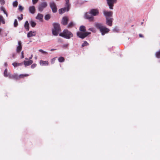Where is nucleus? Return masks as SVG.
Segmentation results:
<instances>
[{"instance_id":"34","label":"nucleus","mask_w":160,"mask_h":160,"mask_svg":"<svg viewBox=\"0 0 160 160\" xmlns=\"http://www.w3.org/2000/svg\"><path fill=\"white\" fill-rule=\"evenodd\" d=\"M14 26L16 27L18 25V22L17 19H15L14 23Z\"/></svg>"},{"instance_id":"13","label":"nucleus","mask_w":160,"mask_h":160,"mask_svg":"<svg viewBox=\"0 0 160 160\" xmlns=\"http://www.w3.org/2000/svg\"><path fill=\"white\" fill-rule=\"evenodd\" d=\"M103 13L105 16L106 18H107V17L111 16L112 15V11H104Z\"/></svg>"},{"instance_id":"1","label":"nucleus","mask_w":160,"mask_h":160,"mask_svg":"<svg viewBox=\"0 0 160 160\" xmlns=\"http://www.w3.org/2000/svg\"><path fill=\"white\" fill-rule=\"evenodd\" d=\"M95 27L98 29H99L102 34L104 35L105 33H108L110 31V30L105 27L103 26L102 24L100 23H96L95 24Z\"/></svg>"},{"instance_id":"42","label":"nucleus","mask_w":160,"mask_h":160,"mask_svg":"<svg viewBox=\"0 0 160 160\" xmlns=\"http://www.w3.org/2000/svg\"><path fill=\"white\" fill-rule=\"evenodd\" d=\"M21 17H18V19L19 20H22V18H22V16H23V15L22 14H21Z\"/></svg>"},{"instance_id":"40","label":"nucleus","mask_w":160,"mask_h":160,"mask_svg":"<svg viewBox=\"0 0 160 160\" xmlns=\"http://www.w3.org/2000/svg\"><path fill=\"white\" fill-rule=\"evenodd\" d=\"M24 52L23 51H22L21 52V58H24Z\"/></svg>"},{"instance_id":"39","label":"nucleus","mask_w":160,"mask_h":160,"mask_svg":"<svg viewBox=\"0 0 160 160\" xmlns=\"http://www.w3.org/2000/svg\"><path fill=\"white\" fill-rule=\"evenodd\" d=\"M39 52H41L42 53H43V54H46V53H47V52L44 51L42 49H39Z\"/></svg>"},{"instance_id":"32","label":"nucleus","mask_w":160,"mask_h":160,"mask_svg":"<svg viewBox=\"0 0 160 160\" xmlns=\"http://www.w3.org/2000/svg\"><path fill=\"white\" fill-rule=\"evenodd\" d=\"M156 56L157 58H160V50L156 52Z\"/></svg>"},{"instance_id":"41","label":"nucleus","mask_w":160,"mask_h":160,"mask_svg":"<svg viewBox=\"0 0 160 160\" xmlns=\"http://www.w3.org/2000/svg\"><path fill=\"white\" fill-rule=\"evenodd\" d=\"M38 0H32V2L33 4H35L38 2Z\"/></svg>"},{"instance_id":"22","label":"nucleus","mask_w":160,"mask_h":160,"mask_svg":"<svg viewBox=\"0 0 160 160\" xmlns=\"http://www.w3.org/2000/svg\"><path fill=\"white\" fill-rule=\"evenodd\" d=\"M10 74V73L8 72V69L7 68H6L5 70L3 73V75L5 77H8Z\"/></svg>"},{"instance_id":"49","label":"nucleus","mask_w":160,"mask_h":160,"mask_svg":"<svg viewBox=\"0 0 160 160\" xmlns=\"http://www.w3.org/2000/svg\"><path fill=\"white\" fill-rule=\"evenodd\" d=\"M116 29L115 28L114 29V31H116Z\"/></svg>"},{"instance_id":"19","label":"nucleus","mask_w":160,"mask_h":160,"mask_svg":"<svg viewBox=\"0 0 160 160\" xmlns=\"http://www.w3.org/2000/svg\"><path fill=\"white\" fill-rule=\"evenodd\" d=\"M29 10L30 12L32 14L34 13L36 10L35 7L34 6L29 7Z\"/></svg>"},{"instance_id":"25","label":"nucleus","mask_w":160,"mask_h":160,"mask_svg":"<svg viewBox=\"0 0 160 160\" xmlns=\"http://www.w3.org/2000/svg\"><path fill=\"white\" fill-rule=\"evenodd\" d=\"M79 30L83 32H85L86 31V28L84 26H81L79 28Z\"/></svg>"},{"instance_id":"4","label":"nucleus","mask_w":160,"mask_h":160,"mask_svg":"<svg viewBox=\"0 0 160 160\" xmlns=\"http://www.w3.org/2000/svg\"><path fill=\"white\" fill-rule=\"evenodd\" d=\"M53 26L54 28L52 30V33L53 35L57 36L60 31V25L58 23H54Z\"/></svg>"},{"instance_id":"17","label":"nucleus","mask_w":160,"mask_h":160,"mask_svg":"<svg viewBox=\"0 0 160 160\" xmlns=\"http://www.w3.org/2000/svg\"><path fill=\"white\" fill-rule=\"evenodd\" d=\"M29 76L28 74H21L19 75H18V80H19L21 78H24L25 77H28Z\"/></svg>"},{"instance_id":"2","label":"nucleus","mask_w":160,"mask_h":160,"mask_svg":"<svg viewBox=\"0 0 160 160\" xmlns=\"http://www.w3.org/2000/svg\"><path fill=\"white\" fill-rule=\"evenodd\" d=\"M59 36L67 39H69L73 37L72 33L67 29L64 30L62 33L59 34Z\"/></svg>"},{"instance_id":"30","label":"nucleus","mask_w":160,"mask_h":160,"mask_svg":"<svg viewBox=\"0 0 160 160\" xmlns=\"http://www.w3.org/2000/svg\"><path fill=\"white\" fill-rule=\"evenodd\" d=\"M30 24L32 27H34L36 25V22L32 21H31L30 22Z\"/></svg>"},{"instance_id":"7","label":"nucleus","mask_w":160,"mask_h":160,"mask_svg":"<svg viewBox=\"0 0 160 160\" xmlns=\"http://www.w3.org/2000/svg\"><path fill=\"white\" fill-rule=\"evenodd\" d=\"M107 1L109 8L111 9H113V5L116 2L117 0H107Z\"/></svg>"},{"instance_id":"31","label":"nucleus","mask_w":160,"mask_h":160,"mask_svg":"<svg viewBox=\"0 0 160 160\" xmlns=\"http://www.w3.org/2000/svg\"><path fill=\"white\" fill-rule=\"evenodd\" d=\"M89 45V43L86 41H84L83 43L82 44V46L84 47L87 46Z\"/></svg>"},{"instance_id":"28","label":"nucleus","mask_w":160,"mask_h":160,"mask_svg":"<svg viewBox=\"0 0 160 160\" xmlns=\"http://www.w3.org/2000/svg\"><path fill=\"white\" fill-rule=\"evenodd\" d=\"M58 60L60 62H63L64 61L65 59L63 57H61L58 58Z\"/></svg>"},{"instance_id":"3","label":"nucleus","mask_w":160,"mask_h":160,"mask_svg":"<svg viewBox=\"0 0 160 160\" xmlns=\"http://www.w3.org/2000/svg\"><path fill=\"white\" fill-rule=\"evenodd\" d=\"M65 1L66 2V7L59 9V12L60 14L64 13L66 11H68L69 10L70 4L69 3V0H65Z\"/></svg>"},{"instance_id":"11","label":"nucleus","mask_w":160,"mask_h":160,"mask_svg":"<svg viewBox=\"0 0 160 160\" xmlns=\"http://www.w3.org/2000/svg\"><path fill=\"white\" fill-rule=\"evenodd\" d=\"M22 48V45L21 41L18 42V46L17 47L16 52L18 53H19Z\"/></svg>"},{"instance_id":"36","label":"nucleus","mask_w":160,"mask_h":160,"mask_svg":"<svg viewBox=\"0 0 160 160\" xmlns=\"http://www.w3.org/2000/svg\"><path fill=\"white\" fill-rule=\"evenodd\" d=\"M24 9V8L22 7L21 6L19 5V10H20L21 11H22Z\"/></svg>"},{"instance_id":"10","label":"nucleus","mask_w":160,"mask_h":160,"mask_svg":"<svg viewBox=\"0 0 160 160\" xmlns=\"http://www.w3.org/2000/svg\"><path fill=\"white\" fill-rule=\"evenodd\" d=\"M69 21V18L67 17H63L62 19L61 23L64 26L66 25Z\"/></svg>"},{"instance_id":"37","label":"nucleus","mask_w":160,"mask_h":160,"mask_svg":"<svg viewBox=\"0 0 160 160\" xmlns=\"http://www.w3.org/2000/svg\"><path fill=\"white\" fill-rule=\"evenodd\" d=\"M36 66H37L36 64L34 63V64H32V65H31V68H34L35 67H36Z\"/></svg>"},{"instance_id":"47","label":"nucleus","mask_w":160,"mask_h":160,"mask_svg":"<svg viewBox=\"0 0 160 160\" xmlns=\"http://www.w3.org/2000/svg\"><path fill=\"white\" fill-rule=\"evenodd\" d=\"M5 65L6 66L7 65V64L6 63H5Z\"/></svg>"},{"instance_id":"12","label":"nucleus","mask_w":160,"mask_h":160,"mask_svg":"<svg viewBox=\"0 0 160 160\" xmlns=\"http://www.w3.org/2000/svg\"><path fill=\"white\" fill-rule=\"evenodd\" d=\"M106 19V24L108 26H111L112 25V22L113 19L107 17Z\"/></svg>"},{"instance_id":"29","label":"nucleus","mask_w":160,"mask_h":160,"mask_svg":"<svg viewBox=\"0 0 160 160\" xmlns=\"http://www.w3.org/2000/svg\"><path fill=\"white\" fill-rule=\"evenodd\" d=\"M0 9L2 11H3V12L6 15V16L8 17V15L7 13L5 11V8L3 7H2Z\"/></svg>"},{"instance_id":"18","label":"nucleus","mask_w":160,"mask_h":160,"mask_svg":"<svg viewBox=\"0 0 160 160\" xmlns=\"http://www.w3.org/2000/svg\"><path fill=\"white\" fill-rule=\"evenodd\" d=\"M36 35V32L35 31L32 32V31H30L27 34V37L28 38H30L32 36H35Z\"/></svg>"},{"instance_id":"21","label":"nucleus","mask_w":160,"mask_h":160,"mask_svg":"<svg viewBox=\"0 0 160 160\" xmlns=\"http://www.w3.org/2000/svg\"><path fill=\"white\" fill-rule=\"evenodd\" d=\"M43 17V15L42 14L38 13L37 17L36 19L39 20L40 21H42Z\"/></svg>"},{"instance_id":"14","label":"nucleus","mask_w":160,"mask_h":160,"mask_svg":"<svg viewBox=\"0 0 160 160\" xmlns=\"http://www.w3.org/2000/svg\"><path fill=\"white\" fill-rule=\"evenodd\" d=\"M89 14V13H86L85 15L86 18L90 21H93L94 20V17L93 16L90 15Z\"/></svg>"},{"instance_id":"16","label":"nucleus","mask_w":160,"mask_h":160,"mask_svg":"<svg viewBox=\"0 0 160 160\" xmlns=\"http://www.w3.org/2000/svg\"><path fill=\"white\" fill-rule=\"evenodd\" d=\"M33 63L32 60H30L28 61H24L23 63L25 66H28L31 65Z\"/></svg>"},{"instance_id":"33","label":"nucleus","mask_w":160,"mask_h":160,"mask_svg":"<svg viewBox=\"0 0 160 160\" xmlns=\"http://www.w3.org/2000/svg\"><path fill=\"white\" fill-rule=\"evenodd\" d=\"M18 5V2L17 1H16L13 3V6L14 7H17Z\"/></svg>"},{"instance_id":"23","label":"nucleus","mask_w":160,"mask_h":160,"mask_svg":"<svg viewBox=\"0 0 160 160\" xmlns=\"http://www.w3.org/2000/svg\"><path fill=\"white\" fill-rule=\"evenodd\" d=\"M23 64V62H21V63H17L16 62H13L12 63V65L14 67H16L18 66H21Z\"/></svg>"},{"instance_id":"35","label":"nucleus","mask_w":160,"mask_h":160,"mask_svg":"<svg viewBox=\"0 0 160 160\" xmlns=\"http://www.w3.org/2000/svg\"><path fill=\"white\" fill-rule=\"evenodd\" d=\"M68 46H69V44L67 43V44H63L62 45V47L63 48H68Z\"/></svg>"},{"instance_id":"8","label":"nucleus","mask_w":160,"mask_h":160,"mask_svg":"<svg viewBox=\"0 0 160 160\" xmlns=\"http://www.w3.org/2000/svg\"><path fill=\"white\" fill-rule=\"evenodd\" d=\"M89 13L92 16H96L99 14V12L97 9H92L90 10Z\"/></svg>"},{"instance_id":"27","label":"nucleus","mask_w":160,"mask_h":160,"mask_svg":"<svg viewBox=\"0 0 160 160\" xmlns=\"http://www.w3.org/2000/svg\"><path fill=\"white\" fill-rule=\"evenodd\" d=\"M50 15L49 14L46 15L44 17L45 19L46 20H48L50 18Z\"/></svg>"},{"instance_id":"20","label":"nucleus","mask_w":160,"mask_h":160,"mask_svg":"<svg viewBox=\"0 0 160 160\" xmlns=\"http://www.w3.org/2000/svg\"><path fill=\"white\" fill-rule=\"evenodd\" d=\"M40 64L42 66L43 65H48L49 64V62L48 61H44L42 60H41L40 61Z\"/></svg>"},{"instance_id":"24","label":"nucleus","mask_w":160,"mask_h":160,"mask_svg":"<svg viewBox=\"0 0 160 160\" xmlns=\"http://www.w3.org/2000/svg\"><path fill=\"white\" fill-rule=\"evenodd\" d=\"M24 27L27 31H28L29 29V24L28 21H26L25 23Z\"/></svg>"},{"instance_id":"44","label":"nucleus","mask_w":160,"mask_h":160,"mask_svg":"<svg viewBox=\"0 0 160 160\" xmlns=\"http://www.w3.org/2000/svg\"><path fill=\"white\" fill-rule=\"evenodd\" d=\"M94 30V28H90L89 29V30L93 31V30Z\"/></svg>"},{"instance_id":"15","label":"nucleus","mask_w":160,"mask_h":160,"mask_svg":"<svg viewBox=\"0 0 160 160\" xmlns=\"http://www.w3.org/2000/svg\"><path fill=\"white\" fill-rule=\"evenodd\" d=\"M8 77L9 78L11 79H14L16 80H18V74H12L10 73Z\"/></svg>"},{"instance_id":"38","label":"nucleus","mask_w":160,"mask_h":160,"mask_svg":"<svg viewBox=\"0 0 160 160\" xmlns=\"http://www.w3.org/2000/svg\"><path fill=\"white\" fill-rule=\"evenodd\" d=\"M0 3L2 5H3L5 4V1L4 0H0Z\"/></svg>"},{"instance_id":"48","label":"nucleus","mask_w":160,"mask_h":160,"mask_svg":"<svg viewBox=\"0 0 160 160\" xmlns=\"http://www.w3.org/2000/svg\"><path fill=\"white\" fill-rule=\"evenodd\" d=\"M25 59L26 60H28V59L27 58H25Z\"/></svg>"},{"instance_id":"26","label":"nucleus","mask_w":160,"mask_h":160,"mask_svg":"<svg viewBox=\"0 0 160 160\" xmlns=\"http://www.w3.org/2000/svg\"><path fill=\"white\" fill-rule=\"evenodd\" d=\"M74 26V24L72 22H71L67 26V28H71Z\"/></svg>"},{"instance_id":"45","label":"nucleus","mask_w":160,"mask_h":160,"mask_svg":"<svg viewBox=\"0 0 160 160\" xmlns=\"http://www.w3.org/2000/svg\"><path fill=\"white\" fill-rule=\"evenodd\" d=\"M139 36L140 37H141V38H143V35H142L141 34H139Z\"/></svg>"},{"instance_id":"9","label":"nucleus","mask_w":160,"mask_h":160,"mask_svg":"<svg viewBox=\"0 0 160 160\" xmlns=\"http://www.w3.org/2000/svg\"><path fill=\"white\" fill-rule=\"evenodd\" d=\"M50 8H51L52 11L53 12L55 13L57 12V9L55 3L54 2H52L50 3Z\"/></svg>"},{"instance_id":"46","label":"nucleus","mask_w":160,"mask_h":160,"mask_svg":"<svg viewBox=\"0 0 160 160\" xmlns=\"http://www.w3.org/2000/svg\"><path fill=\"white\" fill-rule=\"evenodd\" d=\"M32 55L31 56V57L29 58V59H31L32 58Z\"/></svg>"},{"instance_id":"6","label":"nucleus","mask_w":160,"mask_h":160,"mask_svg":"<svg viewBox=\"0 0 160 160\" xmlns=\"http://www.w3.org/2000/svg\"><path fill=\"white\" fill-rule=\"evenodd\" d=\"M48 5V4L46 2H43L41 3L38 6V10L40 12L43 11V9L45 8Z\"/></svg>"},{"instance_id":"43","label":"nucleus","mask_w":160,"mask_h":160,"mask_svg":"<svg viewBox=\"0 0 160 160\" xmlns=\"http://www.w3.org/2000/svg\"><path fill=\"white\" fill-rule=\"evenodd\" d=\"M55 59L54 58H53L52 59V61H51V63H52L53 64V63H54V61H55Z\"/></svg>"},{"instance_id":"5","label":"nucleus","mask_w":160,"mask_h":160,"mask_svg":"<svg viewBox=\"0 0 160 160\" xmlns=\"http://www.w3.org/2000/svg\"><path fill=\"white\" fill-rule=\"evenodd\" d=\"M90 34V32H78L77 33V36L82 39H84Z\"/></svg>"}]
</instances>
